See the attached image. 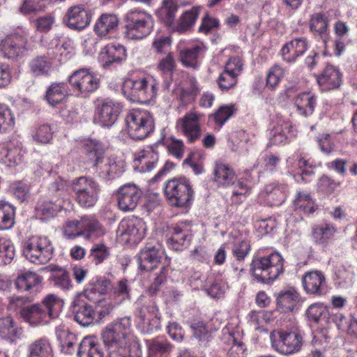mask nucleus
Wrapping results in <instances>:
<instances>
[{
	"label": "nucleus",
	"instance_id": "obj_1",
	"mask_svg": "<svg viewBox=\"0 0 357 357\" xmlns=\"http://www.w3.org/2000/svg\"><path fill=\"white\" fill-rule=\"evenodd\" d=\"M61 307L59 298L54 294L44 298L41 303L26 305L20 310L22 319L30 326L36 327L47 324L48 318L54 319L59 316Z\"/></svg>",
	"mask_w": 357,
	"mask_h": 357
},
{
	"label": "nucleus",
	"instance_id": "obj_2",
	"mask_svg": "<svg viewBox=\"0 0 357 357\" xmlns=\"http://www.w3.org/2000/svg\"><path fill=\"white\" fill-rule=\"evenodd\" d=\"M131 317L126 316L109 324L102 333L105 347L131 345L139 340L131 333Z\"/></svg>",
	"mask_w": 357,
	"mask_h": 357
},
{
	"label": "nucleus",
	"instance_id": "obj_3",
	"mask_svg": "<svg viewBox=\"0 0 357 357\" xmlns=\"http://www.w3.org/2000/svg\"><path fill=\"white\" fill-rule=\"evenodd\" d=\"M283 261L282 257L278 252L256 257L250 264V272L258 282L268 283L275 280L283 272Z\"/></svg>",
	"mask_w": 357,
	"mask_h": 357
},
{
	"label": "nucleus",
	"instance_id": "obj_4",
	"mask_svg": "<svg viewBox=\"0 0 357 357\" xmlns=\"http://www.w3.org/2000/svg\"><path fill=\"white\" fill-rule=\"evenodd\" d=\"M22 254L31 263L45 264L52 258L54 247L47 237L33 236L24 242Z\"/></svg>",
	"mask_w": 357,
	"mask_h": 357
},
{
	"label": "nucleus",
	"instance_id": "obj_5",
	"mask_svg": "<svg viewBox=\"0 0 357 357\" xmlns=\"http://www.w3.org/2000/svg\"><path fill=\"white\" fill-rule=\"evenodd\" d=\"M125 121L128 135L135 140L144 139L154 130L153 117L147 110L132 109Z\"/></svg>",
	"mask_w": 357,
	"mask_h": 357
},
{
	"label": "nucleus",
	"instance_id": "obj_6",
	"mask_svg": "<svg viewBox=\"0 0 357 357\" xmlns=\"http://www.w3.org/2000/svg\"><path fill=\"white\" fill-rule=\"evenodd\" d=\"M157 84L150 77L128 79L122 86L123 93L133 101L147 102L156 97Z\"/></svg>",
	"mask_w": 357,
	"mask_h": 357
},
{
	"label": "nucleus",
	"instance_id": "obj_7",
	"mask_svg": "<svg viewBox=\"0 0 357 357\" xmlns=\"http://www.w3.org/2000/svg\"><path fill=\"white\" fill-rule=\"evenodd\" d=\"M167 200L171 206L183 207L193 199L194 191L190 181L185 177L174 178L167 181L164 187Z\"/></svg>",
	"mask_w": 357,
	"mask_h": 357
},
{
	"label": "nucleus",
	"instance_id": "obj_8",
	"mask_svg": "<svg viewBox=\"0 0 357 357\" xmlns=\"http://www.w3.org/2000/svg\"><path fill=\"white\" fill-rule=\"evenodd\" d=\"M153 27V20L146 12L130 10L126 15L124 34L128 39H142L150 34Z\"/></svg>",
	"mask_w": 357,
	"mask_h": 357
},
{
	"label": "nucleus",
	"instance_id": "obj_9",
	"mask_svg": "<svg viewBox=\"0 0 357 357\" xmlns=\"http://www.w3.org/2000/svg\"><path fill=\"white\" fill-rule=\"evenodd\" d=\"M72 189L77 203L84 208L93 206L100 191L99 184L93 178L81 176L72 183Z\"/></svg>",
	"mask_w": 357,
	"mask_h": 357
},
{
	"label": "nucleus",
	"instance_id": "obj_10",
	"mask_svg": "<svg viewBox=\"0 0 357 357\" xmlns=\"http://www.w3.org/2000/svg\"><path fill=\"white\" fill-rule=\"evenodd\" d=\"M68 82L73 91L83 97L95 92L100 84V78L86 68L74 71L68 77Z\"/></svg>",
	"mask_w": 357,
	"mask_h": 357
},
{
	"label": "nucleus",
	"instance_id": "obj_11",
	"mask_svg": "<svg viewBox=\"0 0 357 357\" xmlns=\"http://www.w3.org/2000/svg\"><path fill=\"white\" fill-rule=\"evenodd\" d=\"M270 339L273 348L284 355L298 351L303 344V337L297 332L273 331L270 334Z\"/></svg>",
	"mask_w": 357,
	"mask_h": 357
},
{
	"label": "nucleus",
	"instance_id": "obj_12",
	"mask_svg": "<svg viewBox=\"0 0 357 357\" xmlns=\"http://www.w3.org/2000/svg\"><path fill=\"white\" fill-rule=\"evenodd\" d=\"M121 105L110 98L99 101L96 109V121L103 127H110L116 121Z\"/></svg>",
	"mask_w": 357,
	"mask_h": 357
},
{
	"label": "nucleus",
	"instance_id": "obj_13",
	"mask_svg": "<svg viewBox=\"0 0 357 357\" xmlns=\"http://www.w3.org/2000/svg\"><path fill=\"white\" fill-rule=\"evenodd\" d=\"M145 231V223L142 220L134 218L122 220L116 232L124 238L126 242L135 243L144 238Z\"/></svg>",
	"mask_w": 357,
	"mask_h": 357
},
{
	"label": "nucleus",
	"instance_id": "obj_14",
	"mask_svg": "<svg viewBox=\"0 0 357 357\" xmlns=\"http://www.w3.org/2000/svg\"><path fill=\"white\" fill-rule=\"evenodd\" d=\"M142 190L134 183L121 186L117 192L118 206L124 212L132 211L142 197Z\"/></svg>",
	"mask_w": 357,
	"mask_h": 357
},
{
	"label": "nucleus",
	"instance_id": "obj_15",
	"mask_svg": "<svg viewBox=\"0 0 357 357\" xmlns=\"http://www.w3.org/2000/svg\"><path fill=\"white\" fill-rule=\"evenodd\" d=\"M302 283L306 293L310 295L322 296L328 291L325 275L320 271L306 272L303 276Z\"/></svg>",
	"mask_w": 357,
	"mask_h": 357
},
{
	"label": "nucleus",
	"instance_id": "obj_16",
	"mask_svg": "<svg viewBox=\"0 0 357 357\" xmlns=\"http://www.w3.org/2000/svg\"><path fill=\"white\" fill-rule=\"evenodd\" d=\"M91 16L82 6H73L66 11L63 17L64 24L71 30L80 31L91 23Z\"/></svg>",
	"mask_w": 357,
	"mask_h": 357
},
{
	"label": "nucleus",
	"instance_id": "obj_17",
	"mask_svg": "<svg viewBox=\"0 0 357 357\" xmlns=\"http://www.w3.org/2000/svg\"><path fill=\"white\" fill-rule=\"evenodd\" d=\"M164 254L165 250L161 244L148 243L139 254L138 262L140 269L146 271L153 270L160 262Z\"/></svg>",
	"mask_w": 357,
	"mask_h": 357
},
{
	"label": "nucleus",
	"instance_id": "obj_18",
	"mask_svg": "<svg viewBox=\"0 0 357 357\" xmlns=\"http://www.w3.org/2000/svg\"><path fill=\"white\" fill-rule=\"evenodd\" d=\"M27 39L24 35L14 33L6 37L1 44V51L4 58L17 59L26 52Z\"/></svg>",
	"mask_w": 357,
	"mask_h": 357
},
{
	"label": "nucleus",
	"instance_id": "obj_19",
	"mask_svg": "<svg viewBox=\"0 0 357 357\" xmlns=\"http://www.w3.org/2000/svg\"><path fill=\"white\" fill-rule=\"evenodd\" d=\"M206 50V47L203 43L183 47L178 52V61L186 68L197 69L199 60L204 56Z\"/></svg>",
	"mask_w": 357,
	"mask_h": 357
},
{
	"label": "nucleus",
	"instance_id": "obj_20",
	"mask_svg": "<svg viewBox=\"0 0 357 357\" xmlns=\"http://www.w3.org/2000/svg\"><path fill=\"white\" fill-rule=\"evenodd\" d=\"M158 144L149 146L138 151L135 154V162L137 168L142 172H149L153 170L158 165L159 160Z\"/></svg>",
	"mask_w": 357,
	"mask_h": 357
},
{
	"label": "nucleus",
	"instance_id": "obj_21",
	"mask_svg": "<svg viewBox=\"0 0 357 357\" xmlns=\"http://www.w3.org/2000/svg\"><path fill=\"white\" fill-rule=\"evenodd\" d=\"M222 341L224 346L218 350L217 357H244L246 347L234 333H225Z\"/></svg>",
	"mask_w": 357,
	"mask_h": 357
},
{
	"label": "nucleus",
	"instance_id": "obj_22",
	"mask_svg": "<svg viewBox=\"0 0 357 357\" xmlns=\"http://www.w3.org/2000/svg\"><path fill=\"white\" fill-rule=\"evenodd\" d=\"M93 167L98 176L105 180L113 179L123 172V166L115 158L103 156Z\"/></svg>",
	"mask_w": 357,
	"mask_h": 357
},
{
	"label": "nucleus",
	"instance_id": "obj_23",
	"mask_svg": "<svg viewBox=\"0 0 357 357\" xmlns=\"http://www.w3.org/2000/svg\"><path fill=\"white\" fill-rule=\"evenodd\" d=\"M177 127L187 137L190 142H193L200 137L201 128L199 116L195 112H188L177 121Z\"/></svg>",
	"mask_w": 357,
	"mask_h": 357
},
{
	"label": "nucleus",
	"instance_id": "obj_24",
	"mask_svg": "<svg viewBox=\"0 0 357 357\" xmlns=\"http://www.w3.org/2000/svg\"><path fill=\"white\" fill-rule=\"evenodd\" d=\"M86 294L79 295L73 301V307L75 312V320L81 326H88L94 318L95 312L92 307L85 301Z\"/></svg>",
	"mask_w": 357,
	"mask_h": 357
},
{
	"label": "nucleus",
	"instance_id": "obj_25",
	"mask_svg": "<svg viewBox=\"0 0 357 357\" xmlns=\"http://www.w3.org/2000/svg\"><path fill=\"white\" fill-rule=\"evenodd\" d=\"M172 236L167 243L170 247L176 250L181 249V246L187 247L191 241V231L187 222H181L172 228Z\"/></svg>",
	"mask_w": 357,
	"mask_h": 357
},
{
	"label": "nucleus",
	"instance_id": "obj_26",
	"mask_svg": "<svg viewBox=\"0 0 357 357\" xmlns=\"http://www.w3.org/2000/svg\"><path fill=\"white\" fill-rule=\"evenodd\" d=\"M307 49V42L305 38H296L286 43L281 50V54L284 61L292 63L303 55Z\"/></svg>",
	"mask_w": 357,
	"mask_h": 357
},
{
	"label": "nucleus",
	"instance_id": "obj_27",
	"mask_svg": "<svg viewBox=\"0 0 357 357\" xmlns=\"http://www.w3.org/2000/svg\"><path fill=\"white\" fill-rule=\"evenodd\" d=\"M317 80L324 91L337 88L342 82V75L339 70L332 65H327L322 73L317 75Z\"/></svg>",
	"mask_w": 357,
	"mask_h": 357
},
{
	"label": "nucleus",
	"instance_id": "obj_28",
	"mask_svg": "<svg viewBox=\"0 0 357 357\" xmlns=\"http://www.w3.org/2000/svg\"><path fill=\"white\" fill-rule=\"evenodd\" d=\"M119 20L115 15L102 14L96 21L93 30L100 38H109L118 29Z\"/></svg>",
	"mask_w": 357,
	"mask_h": 357
},
{
	"label": "nucleus",
	"instance_id": "obj_29",
	"mask_svg": "<svg viewBox=\"0 0 357 357\" xmlns=\"http://www.w3.org/2000/svg\"><path fill=\"white\" fill-rule=\"evenodd\" d=\"M126 57V50L121 44L107 45L101 51L100 58L105 68L114 63H120Z\"/></svg>",
	"mask_w": 357,
	"mask_h": 357
},
{
	"label": "nucleus",
	"instance_id": "obj_30",
	"mask_svg": "<svg viewBox=\"0 0 357 357\" xmlns=\"http://www.w3.org/2000/svg\"><path fill=\"white\" fill-rule=\"evenodd\" d=\"M214 181L218 186L228 187L233 185L236 181V174L234 170L227 164L217 162L213 169Z\"/></svg>",
	"mask_w": 357,
	"mask_h": 357
},
{
	"label": "nucleus",
	"instance_id": "obj_31",
	"mask_svg": "<svg viewBox=\"0 0 357 357\" xmlns=\"http://www.w3.org/2000/svg\"><path fill=\"white\" fill-rule=\"evenodd\" d=\"M337 233V229L331 223L324 222L312 227V236L314 241L324 247L331 243Z\"/></svg>",
	"mask_w": 357,
	"mask_h": 357
},
{
	"label": "nucleus",
	"instance_id": "obj_32",
	"mask_svg": "<svg viewBox=\"0 0 357 357\" xmlns=\"http://www.w3.org/2000/svg\"><path fill=\"white\" fill-rule=\"evenodd\" d=\"M0 336L10 342H15L22 337L23 329L11 317H3L0 319Z\"/></svg>",
	"mask_w": 357,
	"mask_h": 357
},
{
	"label": "nucleus",
	"instance_id": "obj_33",
	"mask_svg": "<svg viewBox=\"0 0 357 357\" xmlns=\"http://www.w3.org/2000/svg\"><path fill=\"white\" fill-rule=\"evenodd\" d=\"M43 281V277L36 273L28 271L19 275L15 285L20 291L36 292Z\"/></svg>",
	"mask_w": 357,
	"mask_h": 357
},
{
	"label": "nucleus",
	"instance_id": "obj_34",
	"mask_svg": "<svg viewBox=\"0 0 357 357\" xmlns=\"http://www.w3.org/2000/svg\"><path fill=\"white\" fill-rule=\"evenodd\" d=\"M149 357H163L169 354L173 345L164 337H157L147 342Z\"/></svg>",
	"mask_w": 357,
	"mask_h": 357
},
{
	"label": "nucleus",
	"instance_id": "obj_35",
	"mask_svg": "<svg viewBox=\"0 0 357 357\" xmlns=\"http://www.w3.org/2000/svg\"><path fill=\"white\" fill-rule=\"evenodd\" d=\"M107 357H142L139 342H131L130 346L106 347Z\"/></svg>",
	"mask_w": 357,
	"mask_h": 357
},
{
	"label": "nucleus",
	"instance_id": "obj_36",
	"mask_svg": "<svg viewBox=\"0 0 357 357\" xmlns=\"http://www.w3.org/2000/svg\"><path fill=\"white\" fill-rule=\"evenodd\" d=\"M200 6H194L183 12L175 26V31L183 33L191 30L200 14Z\"/></svg>",
	"mask_w": 357,
	"mask_h": 357
},
{
	"label": "nucleus",
	"instance_id": "obj_37",
	"mask_svg": "<svg viewBox=\"0 0 357 357\" xmlns=\"http://www.w3.org/2000/svg\"><path fill=\"white\" fill-rule=\"evenodd\" d=\"M68 92L64 82H54L47 89L45 99L52 106L61 104L66 100Z\"/></svg>",
	"mask_w": 357,
	"mask_h": 357
},
{
	"label": "nucleus",
	"instance_id": "obj_38",
	"mask_svg": "<svg viewBox=\"0 0 357 357\" xmlns=\"http://www.w3.org/2000/svg\"><path fill=\"white\" fill-rule=\"evenodd\" d=\"M52 348L49 340L40 337L31 342L27 347L26 357H52Z\"/></svg>",
	"mask_w": 357,
	"mask_h": 357
},
{
	"label": "nucleus",
	"instance_id": "obj_39",
	"mask_svg": "<svg viewBox=\"0 0 357 357\" xmlns=\"http://www.w3.org/2000/svg\"><path fill=\"white\" fill-rule=\"evenodd\" d=\"M157 70L168 86L172 82L173 74L176 70V63L172 52H168L166 56L158 61Z\"/></svg>",
	"mask_w": 357,
	"mask_h": 357
},
{
	"label": "nucleus",
	"instance_id": "obj_40",
	"mask_svg": "<svg viewBox=\"0 0 357 357\" xmlns=\"http://www.w3.org/2000/svg\"><path fill=\"white\" fill-rule=\"evenodd\" d=\"M317 104V97L310 92L301 93L295 98V105L298 112L303 116L313 114Z\"/></svg>",
	"mask_w": 357,
	"mask_h": 357
},
{
	"label": "nucleus",
	"instance_id": "obj_41",
	"mask_svg": "<svg viewBox=\"0 0 357 357\" xmlns=\"http://www.w3.org/2000/svg\"><path fill=\"white\" fill-rule=\"evenodd\" d=\"M82 144L84 153L93 165L104 156L105 148L99 141L87 139L83 141Z\"/></svg>",
	"mask_w": 357,
	"mask_h": 357
},
{
	"label": "nucleus",
	"instance_id": "obj_42",
	"mask_svg": "<svg viewBox=\"0 0 357 357\" xmlns=\"http://www.w3.org/2000/svg\"><path fill=\"white\" fill-rule=\"evenodd\" d=\"M29 67L34 76H47L52 70V60L47 55L36 56L31 60Z\"/></svg>",
	"mask_w": 357,
	"mask_h": 357
},
{
	"label": "nucleus",
	"instance_id": "obj_43",
	"mask_svg": "<svg viewBox=\"0 0 357 357\" xmlns=\"http://www.w3.org/2000/svg\"><path fill=\"white\" fill-rule=\"evenodd\" d=\"M63 206L60 199L39 202L36 208V214L40 219L47 220L56 215Z\"/></svg>",
	"mask_w": 357,
	"mask_h": 357
},
{
	"label": "nucleus",
	"instance_id": "obj_44",
	"mask_svg": "<svg viewBox=\"0 0 357 357\" xmlns=\"http://www.w3.org/2000/svg\"><path fill=\"white\" fill-rule=\"evenodd\" d=\"M298 294L294 289L282 291L277 298V307L282 313L292 311L297 304Z\"/></svg>",
	"mask_w": 357,
	"mask_h": 357
},
{
	"label": "nucleus",
	"instance_id": "obj_45",
	"mask_svg": "<svg viewBox=\"0 0 357 357\" xmlns=\"http://www.w3.org/2000/svg\"><path fill=\"white\" fill-rule=\"evenodd\" d=\"M178 8L176 0H163L157 10V15L167 26H171L174 22Z\"/></svg>",
	"mask_w": 357,
	"mask_h": 357
},
{
	"label": "nucleus",
	"instance_id": "obj_46",
	"mask_svg": "<svg viewBox=\"0 0 357 357\" xmlns=\"http://www.w3.org/2000/svg\"><path fill=\"white\" fill-rule=\"evenodd\" d=\"M78 357H103L104 354L100 345L91 337L83 338L79 344Z\"/></svg>",
	"mask_w": 357,
	"mask_h": 357
},
{
	"label": "nucleus",
	"instance_id": "obj_47",
	"mask_svg": "<svg viewBox=\"0 0 357 357\" xmlns=\"http://www.w3.org/2000/svg\"><path fill=\"white\" fill-rule=\"evenodd\" d=\"M56 335L61 347V351L67 354H73L75 351V346L77 343L75 335L63 327L56 328Z\"/></svg>",
	"mask_w": 357,
	"mask_h": 357
},
{
	"label": "nucleus",
	"instance_id": "obj_48",
	"mask_svg": "<svg viewBox=\"0 0 357 357\" xmlns=\"http://www.w3.org/2000/svg\"><path fill=\"white\" fill-rule=\"evenodd\" d=\"M137 317L142 324L153 326L158 324L159 319L158 309L153 301L142 305L137 312Z\"/></svg>",
	"mask_w": 357,
	"mask_h": 357
},
{
	"label": "nucleus",
	"instance_id": "obj_49",
	"mask_svg": "<svg viewBox=\"0 0 357 357\" xmlns=\"http://www.w3.org/2000/svg\"><path fill=\"white\" fill-rule=\"evenodd\" d=\"M15 208L7 202L0 203V230L11 228L15 224Z\"/></svg>",
	"mask_w": 357,
	"mask_h": 357
},
{
	"label": "nucleus",
	"instance_id": "obj_50",
	"mask_svg": "<svg viewBox=\"0 0 357 357\" xmlns=\"http://www.w3.org/2000/svg\"><path fill=\"white\" fill-rule=\"evenodd\" d=\"M111 256V249L103 243H94L89 251V257L96 265L107 261Z\"/></svg>",
	"mask_w": 357,
	"mask_h": 357
},
{
	"label": "nucleus",
	"instance_id": "obj_51",
	"mask_svg": "<svg viewBox=\"0 0 357 357\" xmlns=\"http://www.w3.org/2000/svg\"><path fill=\"white\" fill-rule=\"evenodd\" d=\"M15 255L13 242L6 237H0V266L9 264Z\"/></svg>",
	"mask_w": 357,
	"mask_h": 357
},
{
	"label": "nucleus",
	"instance_id": "obj_52",
	"mask_svg": "<svg viewBox=\"0 0 357 357\" xmlns=\"http://www.w3.org/2000/svg\"><path fill=\"white\" fill-rule=\"evenodd\" d=\"M328 20L323 14L317 13L312 16L310 28L314 34L319 35L323 40L327 37Z\"/></svg>",
	"mask_w": 357,
	"mask_h": 357
},
{
	"label": "nucleus",
	"instance_id": "obj_53",
	"mask_svg": "<svg viewBox=\"0 0 357 357\" xmlns=\"http://www.w3.org/2000/svg\"><path fill=\"white\" fill-rule=\"evenodd\" d=\"M14 119L11 110L5 105H0V132H11L15 125Z\"/></svg>",
	"mask_w": 357,
	"mask_h": 357
},
{
	"label": "nucleus",
	"instance_id": "obj_54",
	"mask_svg": "<svg viewBox=\"0 0 357 357\" xmlns=\"http://www.w3.org/2000/svg\"><path fill=\"white\" fill-rule=\"evenodd\" d=\"M294 206L304 213L311 214L314 211V202L307 193L298 192L294 200Z\"/></svg>",
	"mask_w": 357,
	"mask_h": 357
},
{
	"label": "nucleus",
	"instance_id": "obj_55",
	"mask_svg": "<svg viewBox=\"0 0 357 357\" xmlns=\"http://www.w3.org/2000/svg\"><path fill=\"white\" fill-rule=\"evenodd\" d=\"M287 190L286 184H280L277 182H273L266 185L265 192L268 197L276 200L279 203H282L285 197V192Z\"/></svg>",
	"mask_w": 357,
	"mask_h": 357
},
{
	"label": "nucleus",
	"instance_id": "obj_56",
	"mask_svg": "<svg viewBox=\"0 0 357 357\" xmlns=\"http://www.w3.org/2000/svg\"><path fill=\"white\" fill-rule=\"evenodd\" d=\"M113 293L118 303L129 300L130 298V288L128 281L126 279L118 281L113 288Z\"/></svg>",
	"mask_w": 357,
	"mask_h": 357
},
{
	"label": "nucleus",
	"instance_id": "obj_57",
	"mask_svg": "<svg viewBox=\"0 0 357 357\" xmlns=\"http://www.w3.org/2000/svg\"><path fill=\"white\" fill-rule=\"evenodd\" d=\"M305 314L310 321L319 323L322 317L326 318L328 315V312L322 304L313 303L308 307Z\"/></svg>",
	"mask_w": 357,
	"mask_h": 357
},
{
	"label": "nucleus",
	"instance_id": "obj_58",
	"mask_svg": "<svg viewBox=\"0 0 357 357\" xmlns=\"http://www.w3.org/2000/svg\"><path fill=\"white\" fill-rule=\"evenodd\" d=\"M281 128H276L273 131L271 137V142L273 144H280L287 139V133H290L293 129V126L289 122H283Z\"/></svg>",
	"mask_w": 357,
	"mask_h": 357
},
{
	"label": "nucleus",
	"instance_id": "obj_59",
	"mask_svg": "<svg viewBox=\"0 0 357 357\" xmlns=\"http://www.w3.org/2000/svg\"><path fill=\"white\" fill-rule=\"evenodd\" d=\"M52 281L54 286L63 290H68L72 287L71 280L68 273L61 268H59L58 271L53 274Z\"/></svg>",
	"mask_w": 357,
	"mask_h": 357
},
{
	"label": "nucleus",
	"instance_id": "obj_60",
	"mask_svg": "<svg viewBox=\"0 0 357 357\" xmlns=\"http://www.w3.org/2000/svg\"><path fill=\"white\" fill-rule=\"evenodd\" d=\"M228 286L227 283L220 279H216L205 289L207 294L213 298H220L225 294Z\"/></svg>",
	"mask_w": 357,
	"mask_h": 357
},
{
	"label": "nucleus",
	"instance_id": "obj_61",
	"mask_svg": "<svg viewBox=\"0 0 357 357\" xmlns=\"http://www.w3.org/2000/svg\"><path fill=\"white\" fill-rule=\"evenodd\" d=\"M235 111L236 108L234 105H223L213 114V119L217 124L222 126L232 116Z\"/></svg>",
	"mask_w": 357,
	"mask_h": 357
},
{
	"label": "nucleus",
	"instance_id": "obj_62",
	"mask_svg": "<svg viewBox=\"0 0 357 357\" xmlns=\"http://www.w3.org/2000/svg\"><path fill=\"white\" fill-rule=\"evenodd\" d=\"M64 235L68 238H74L84 234L82 218L80 220H69L66 223Z\"/></svg>",
	"mask_w": 357,
	"mask_h": 357
},
{
	"label": "nucleus",
	"instance_id": "obj_63",
	"mask_svg": "<svg viewBox=\"0 0 357 357\" xmlns=\"http://www.w3.org/2000/svg\"><path fill=\"white\" fill-rule=\"evenodd\" d=\"M49 192L51 195L55 197V199H60L64 203V198L67 196V185L65 181L58 179L50 184Z\"/></svg>",
	"mask_w": 357,
	"mask_h": 357
},
{
	"label": "nucleus",
	"instance_id": "obj_64",
	"mask_svg": "<svg viewBox=\"0 0 357 357\" xmlns=\"http://www.w3.org/2000/svg\"><path fill=\"white\" fill-rule=\"evenodd\" d=\"M168 152L178 159L183 156L185 146L182 140L171 137L166 141Z\"/></svg>",
	"mask_w": 357,
	"mask_h": 357
}]
</instances>
